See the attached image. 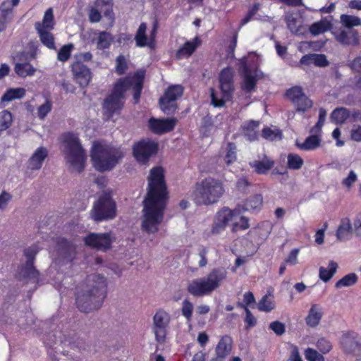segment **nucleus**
Here are the masks:
<instances>
[{
    "instance_id": "obj_54",
    "label": "nucleus",
    "mask_w": 361,
    "mask_h": 361,
    "mask_svg": "<svg viewBox=\"0 0 361 361\" xmlns=\"http://www.w3.org/2000/svg\"><path fill=\"white\" fill-rule=\"evenodd\" d=\"M73 48V46L71 44L63 46L58 52V60L62 62L66 61L71 56Z\"/></svg>"
},
{
    "instance_id": "obj_2",
    "label": "nucleus",
    "mask_w": 361,
    "mask_h": 361,
    "mask_svg": "<svg viewBox=\"0 0 361 361\" xmlns=\"http://www.w3.org/2000/svg\"><path fill=\"white\" fill-rule=\"evenodd\" d=\"M106 279L102 275H89L77 293L76 304L80 311L90 312L100 308L106 297Z\"/></svg>"
},
{
    "instance_id": "obj_53",
    "label": "nucleus",
    "mask_w": 361,
    "mask_h": 361,
    "mask_svg": "<svg viewBox=\"0 0 361 361\" xmlns=\"http://www.w3.org/2000/svg\"><path fill=\"white\" fill-rule=\"evenodd\" d=\"M0 32L6 30L13 18V13L6 9H0Z\"/></svg>"
},
{
    "instance_id": "obj_9",
    "label": "nucleus",
    "mask_w": 361,
    "mask_h": 361,
    "mask_svg": "<svg viewBox=\"0 0 361 361\" xmlns=\"http://www.w3.org/2000/svg\"><path fill=\"white\" fill-rule=\"evenodd\" d=\"M128 84V80L119 79L115 84L112 93L104 100L103 107L108 118L122 109L124 94Z\"/></svg>"
},
{
    "instance_id": "obj_19",
    "label": "nucleus",
    "mask_w": 361,
    "mask_h": 361,
    "mask_svg": "<svg viewBox=\"0 0 361 361\" xmlns=\"http://www.w3.org/2000/svg\"><path fill=\"white\" fill-rule=\"evenodd\" d=\"M102 13L109 19H114L111 0H97L89 13L91 23H98L101 20Z\"/></svg>"
},
{
    "instance_id": "obj_20",
    "label": "nucleus",
    "mask_w": 361,
    "mask_h": 361,
    "mask_svg": "<svg viewBox=\"0 0 361 361\" xmlns=\"http://www.w3.org/2000/svg\"><path fill=\"white\" fill-rule=\"evenodd\" d=\"M170 322V316L163 310H159L153 317V331L157 341L163 343L166 335V329Z\"/></svg>"
},
{
    "instance_id": "obj_14",
    "label": "nucleus",
    "mask_w": 361,
    "mask_h": 361,
    "mask_svg": "<svg viewBox=\"0 0 361 361\" xmlns=\"http://www.w3.org/2000/svg\"><path fill=\"white\" fill-rule=\"evenodd\" d=\"M39 250V248L36 245H33L25 249L24 255L26 258V262L25 264L22 266L19 272L21 277L33 279L37 282L38 281L39 273L33 266V261Z\"/></svg>"
},
{
    "instance_id": "obj_55",
    "label": "nucleus",
    "mask_w": 361,
    "mask_h": 361,
    "mask_svg": "<svg viewBox=\"0 0 361 361\" xmlns=\"http://www.w3.org/2000/svg\"><path fill=\"white\" fill-rule=\"evenodd\" d=\"M305 356L308 361H324L322 355L319 354L316 350L310 348L305 350Z\"/></svg>"
},
{
    "instance_id": "obj_47",
    "label": "nucleus",
    "mask_w": 361,
    "mask_h": 361,
    "mask_svg": "<svg viewBox=\"0 0 361 361\" xmlns=\"http://www.w3.org/2000/svg\"><path fill=\"white\" fill-rule=\"evenodd\" d=\"M357 279L358 277L355 273L348 274L338 281L335 286L337 288L351 286L357 281Z\"/></svg>"
},
{
    "instance_id": "obj_42",
    "label": "nucleus",
    "mask_w": 361,
    "mask_h": 361,
    "mask_svg": "<svg viewBox=\"0 0 361 361\" xmlns=\"http://www.w3.org/2000/svg\"><path fill=\"white\" fill-rule=\"evenodd\" d=\"M51 30H37L42 43L50 49H55V42Z\"/></svg>"
},
{
    "instance_id": "obj_12",
    "label": "nucleus",
    "mask_w": 361,
    "mask_h": 361,
    "mask_svg": "<svg viewBox=\"0 0 361 361\" xmlns=\"http://www.w3.org/2000/svg\"><path fill=\"white\" fill-rule=\"evenodd\" d=\"M239 71L243 77L241 88L246 92H251L255 89L257 81L262 77L263 73L258 69L252 71L247 65L246 58L240 59Z\"/></svg>"
},
{
    "instance_id": "obj_36",
    "label": "nucleus",
    "mask_w": 361,
    "mask_h": 361,
    "mask_svg": "<svg viewBox=\"0 0 361 361\" xmlns=\"http://www.w3.org/2000/svg\"><path fill=\"white\" fill-rule=\"evenodd\" d=\"M147 24L145 23H142L135 36V41L137 47H149V37H147Z\"/></svg>"
},
{
    "instance_id": "obj_22",
    "label": "nucleus",
    "mask_w": 361,
    "mask_h": 361,
    "mask_svg": "<svg viewBox=\"0 0 361 361\" xmlns=\"http://www.w3.org/2000/svg\"><path fill=\"white\" fill-rule=\"evenodd\" d=\"M48 157V149L44 147L37 148L26 163L25 175L30 176L33 171H39Z\"/></svg>"
},
{
    "instance_id": "obj_16",
    "label": "nucleus",
    "mask_w": 361,
    "mask_h": 361,
    "mask_svg": "<svg viewBox=\"0 0 361 361\" xmlns=\"http://www.w3.org/2000/svg\"><path fill=\"white\" fill-rule=\"evenodd\" d=\"M158 145L152 140H142L134 145L133 151L136 160L141 164H145L149 158L157 153Z\"/></svg>"
},
{
    "instance_id": "obj_1",
    "label": "nucleus",
    "mask_w": 361,
    "mask_h": 361,
    "mask_svg": "<svg viewBox=\"0 0 361 361\" xmlns=\"http://www.w3.org/2000/svg\"><path fill=\"white\" fill-rule=\"evenodd\" d=\"M168 192L161 167L153 168L148 178V192L143 201L142 230L155 233L164 219Z\"/></svg>"
},
{
    "instance_id": "obj_17",
    "label": "nucleus",
    "mask_w": 361,
    "mask_h": 361,
    "mask_svg": "<svg viewBox=\"0 0 361 361\" xmlns=\"http://www.w3.org/2000/svg\"><path fill=\"white\" fill-rule=\"evenodd\" d=\"M286 97L293 102L298 111L305 112L312 106V101L300 87H293L286 91Z\"/></svg>"
},
{
    "instance_id": "obj_21",
    "label": "nucleus",
    "mask_w": 361,
    "mask_h": 361,
    "mask_svg": "<svg viewBox=\"0 0 361 361\" xmlns=\"http://www.w3.org/2000/svg\"><path fill=\"white\" fill-rule=\"evenodd\" d=\"M73 80L80 87H86L90 82L92 73L84 63L76 61L71 66Z\"/></svg>"
},
{
    "instance_id": "obj_40",
    "label": "nucleus",
    "mask_w": 361,
    "mask_h": 361,
    "mask_svg": "<svg viewBox=\"0 0 361 361\" xmlns=\"http://www.w3.org/2000/svg\"><path fill=\"white\" fill-rule=\"evenodd\" d=\"M97 47L100 50L109 48L114 40L112 35L106 31H102L98 33L97 38Z\"/></svg>"
},
{
    "instance_id": "obj_24",
    "label": "nucleus",
    "mask_w": 361,
    "mask_h": 361,
    "mask_svg": "<svg viewBox=\"0 0 361 361\" xmlns=\"http://www.w3.org/2000/svg\"><path fill=\"white\" fill-rule=\"evenodd\" d=\"M177 120L175 118L157 119L151 118L148 126L150 130L155 134H163L173 130Z\"/></svg>"
},
{
    "instance_id": "obj_45",
    "label": "nucleus",
    "mask_w": 361,
    "mask_h": 361,
    "mask_svg": "<svg viewBox=\"0 0 361 361\" xmlns=\"http://www.w3.org/2000/svg\"><path fill=\"white\" fill-rule=\"evenodd\" d=\"M303 163V159L297 154L290 153L287 156V167L290 169L298 170Z\"/></svg>"
},
{
    "instance_id": "obj_52",
    "label": "nucleus",
    "mask_w": 361,
    "mask_h": 361,
    "mask_svg": "<svg viewBox=\"0 0 361 361\" xmlns=\"http://www.w3.org/2000/svg\"><path fill=\"white\" fill-rule=\"evenodd\" d=\"M274 308V304L271 298L264 295L258 303V309L262 312H270Z\"/></svg>"
},
{
    "instance_id": "obj_59",
    "label": "nucleus",
    "mask_w": 361,
    "mask_h": 361,
    "mask_svg": "<svg viewBox=\"0 0 361 361\" xmlns=\"http://www.w3.org/2000/svg\"><path fill=\"white\" fill-rule=\"evenodd\" d=\"M269 329L277 336H282L286 332L285 324L279 321H274L270 323Z\"/></svg>"
},
{
    "instance_id": "obj_46",
    "label": "nucleus",
    "mask_w": 361,
    "mask_h": 361,
    "mask_svg": "<svg viewBox=\"0 0 361 361\" xmlns=\"http://www.w3.org/2000/svg\"><path fill=\"white\" fill-rule=\"evenodd\" d=\"M13 123V116L8 110L0 112V133L9 128Z\"/></svg>"
},
{
    "instance_id": "obj_11",
    "label": "nucleus",
    "mask_w": 361,
    "mask_h": 361,
    "mask_svg": "<svg viewBox=\"0 0 361 361\" xmlns=\"http://www.w3.org/2000/svg\"><path fill=\"white\" fill-rule=\"evenodd\" d=\"M35 57V54H30L26 51H20L13 57V70L18 77L25 78L35 75L37 72V68L30 63V61L34 59Z\"/></svg>"
},
{
    "instance_id": "obj_48",
    "label": "nucleus",
    "mask_w": 361,
    "mask_h": 361,
    "mask_svg": "<svg viewBox=\"0 0 361 361\" xmlns=\"http://www.w3.org/2000/svg\"><path fill=\"white\" fill-rule=\"evenodd\" d=\"M52 109V102L46 99L45 102L39 105L37 109V116L40 120H44Z\"/></svg>"
},
{
    "instance_id": "obj_32",
    "label": "nucleus",
    "mask_w": 361,
    "mask_h": 361,
    "mask_svg": "<svg viewBox=\"0 0 361 361\" xmlns=\"http://www.w3.org/2000/svg\"><path fill=\"white\" fill-rule=\"evenodd\" d=\"M199 44L200 40L197 37L186 42L183 47L177 51L176 58L178 59L188 58L195 51Z\"/></svg>"
},
{
    "instance_id": "obj_4",
    "label": "nucleus",
    "mask_w": 361,
    "mask_h": 361,
    "mask_svg": "<svg viewBox=\"0 0 361 361\" xmlns=\"http://www.w3.org/2000/svg\"><path fill=\"white\" fill-rule=\"evenodd\" d=\"M228 273L224 268H214L204 276L188 282L187 290L195 297H202L216 290L227 279Z\"/></svg>"
},
{
    "instance_id": "obj_15",
    "label": "nucleus",
    "mask_w": 361,
    "mask_h": 361,
    "mask_svg": "<svg viewBox=\"0 0 361 361\" xmlns=\"http://www.w3.org/2000/svg\"><path fill=\"white\" fill-rule=\"evenodd\" d=\"M76 247L74 245L62 238L59 240L56 249L53 253L56 262L59 264L70 263L75 257Z\"/></svg>"
},
{
    "instance_id": "obj_29",
    "label": "nucleus",
    "mask_w": 361,
    "mask_h": 361,
    "mask_svg": "<svg viewBox=\"0 0 361 361\" xmlns=\"http://www.w3.org/2000/svg\"><path fill=\"white\" fill-rule=\"evenodd\" d=\"M353 233V224L348 217L342 218L337 228L336 236L339 241H345Z\"/></svg>"
},
{
    "instance_id": "obj_33",
    "label": "nucleus",
    "mask_w": 361,
    "mask_h": 361,
    "mask_svg": "<svg viewBox=\"0 0 361 361\" xmlns=\"http://www.w3.org/2000/svg\"><path fill=\"white\" fill-rule=\"evenodd\" d=\"M259 122L250 121L242 126L243 135L250 142L258 138Z\"/></svg>"
},
{
    "instance_id": "obj_30",
    "label": "nucleus",
    "mask_w": 361,
    "mask_h": 361,
    "mask_svg": "<svg viewBox=\"0 0 361 361\" xmlns=\"http://www.w3.org/2000/svg\"><path fill=\"white\" fill-rule=\"evenodd\" d=\"M360 344L352 333H347L342 338L341 345L345 353L357 355Z\"/></svg>"
},
{
    "instance_id": "obj_44",
    "label": "nucleus",
    "mask_w": 361,
    "mask_h": 361,
    "mask_svg": "<svg viewBox=\"0 0 361 361\" xmlns=\"http://www.w3.org/2000/svg\"><path fill=\"white\" fill-rule=\"evenodd\" d=\"M330 25H331V24L329 21L322 20H320V21L313 23L310 27L309 30H310V32L313 35H318L322 34V33L325 32L326 31H327L328 30H329Z\"/></svg>"
},
{
    "instance_id": "obj_8",
    "label": "nucleus",
    "mask_w": 361,
    "mask_h": 361,
    "mask_svg": "<svg viewBox=\"0 0 361 361\" xmlns=\"http://www.w3.org/2000/svg\"><path fill=\"white\" fill-rule=\"evenodd\" d=\"M91 216L96 221L113 219L116 215V204L110 192H104L94 203Z\"/></svg>"
},
{
    "instance_id": "obj_5",
    "label": "nucleus",
    "mask_w": 361,
    "mask_h": 361,
    "mask_svg": "<svg viewBox=\"0 0 361 361\" xmlns=\"http://www.w3.org/2000/svg\"><path fill=\"white\" fill-rule=\"evenodd\" d=\"M65 159L72 171L81 172L85 165L87 154L75 134L67 133L61 136Z\"/></svg>"
},
{
    "instance_id": "obj_57",
    "label": "nucleus",
    "mask_w": 361,
    "mask_h": 361,
    "mask_svg": "<svg viewBox=\"0 0 361 361\" xmlns=\"http://www.w3.org/2000/svg\"><path fill=\"white\" fill-rule=\"evenodd\" d=\"M13 195L5 190L0 193V211H4L12 201Z\"/></svg>"
},
{
    "instance_id": "obj_49",
    "label": "nucleus",
    "mask_w": 361,
    "mask_h": 361,
    "mask_svg": "<svg viewBox=\"0 0 361 361\" xmlns=\"http://www.w3.org/2000/svg\"><path fill=\"white\" fill-rule=\"evenodd\" d=\"M262 137L269 140H281L282 133L278 128H265L262 130Z\"/></svg>"
},
{
    "instance_id": "obj_26",
    "label": "nucleus",
    "mask_w": 361,
    "mask_h": 361,
    "mask_svg": "<svg viewBox=\"0 0 361 361\" xmlns=\"http://www.w3.org/2000/svg\"><path fill=\"white\" fill-rule=\"evenodd\" d=\"M323 314V308L321 305L317 303L312 304L305 318L307 326L310 328L317 327L319 324Z\"/></svg>"
},
{
    "instance_id": "obj_13",
    "label": "nucleus",
    "mask_w": 361,
    "mask_h": 361,
    "mask_svg": "<svg viewBox=\"0 0 361 361\" xmlns=\"http://www.w3.org/2000/svg\"><path fill=\"white\" fill-rule=\"evenodd\" d=\"M183 88L180 85H174L168 87L164 95L160 98L159 105L161 109L166 114H173L176 109V99L181 97Z\"/></svg>"
},
{
    "instance_id": "obj_51",
    "label": "nucleus",
    "mask_w": 361,
    "mask_h": 361,
    "mask_svg": "<svg viewBox=\"0 0 361 361\" xmlns=\"http://www.w3.org/2000/svg\"><path fill=\"white\" fill-rule=\"evenodd\" d=\"M357 180V173L354 171L350 170L348 176L342 180L341 185L346 189V190L349 191Z\"/></svg>"
},
{
    "instance_id": "obj_28",
    "label": "nucleus",
    "mask_w": 361,
    "mask_h": 361,
    "mask_svg": "<svg viewBox=\"0 0 361 361\" xmlns=\"http://www.w3.org/2000/svg\"><path fill=\"white\" fill-rule=\"evenodd\" d=\"M285 20L289 30L295 34L303 33V19L302 16L296 13H287L285 16Z\"/></svg>"
},
{
    "instance_id": "obj_56",
    "label": "nucleus",
    "mask_w": 361,
    "mask_h": 361,
    "mask_svg": "<svg viewBox=\"0 0 361 361\" xmlns=\"http://www.w3.org/2000/svg\"><path fill=\"white\" fill-rule=\"evenodd\" d=\"M193 311V305L188 300H184L182 305L181 312L187 321H190Z\"/></svg>"
},
{
    "instance_id": "obj_58",
    "label": "nucleus",
    "mask_w": 361,
    "mask_h": 361,
    "mask_svg": "<svg viewBox=\"0 0 361 361\" xmlns=\"http://www.w3.org/2000/svg\"><path fill=\"white\" fill-rule=\"evenodd\" d=\"M317 347L322 353L326 354L331 350L332 345L329 340L321 338L317 342Z\"/></svg>"
},
{
    "instance_id": "obj_3",
    "label": "nucleus",
    "mask_w": 361,
    "mask_h": 361,
    "mask_svg": "<svg viewBox=\"0 0 361 361\" xmlns=\"http://www.w3.org/2000/svg\"><path fill=\"white\" fill-rule=\"evenodd\" d=\"M125 152L121 147L104 142H94L91 150L94 168L100 172L111 171L123 159Z\"/></svg>"
},
{
    "instance_id": "obj_41",
    "label": "nucleus",
    "mask_w": 361,
    "mask_h": 361,
    "mask_svg": "<svg viewBox=\"0 0 361 361\" xmlns=\"http://www.w3.org/2000/svg\"><path fill=\"white\" fill-rule=\"evenodd\" d=\"M338 268V264L334 261L329 263L328 268L321 267L319 268V278L324 282L329 281L334 275Z\"/></svg>"
},
{
    "instance_id": "obj_31",
    "label": "nucleus",
    "mask_w": 361,
    "mask_h": 361,
    "mask_svg": "<svg viewBox=\"0 0 361 361\" xmlns=\"http://www.w3.org/2000/svg\"><path fill=\"white\" fill-rule=\"evenodd\" d=\"M274 165V161L271 160L267 156H264L262 160H254L250 162V166L259 174L267 173Z\"/></svg>"
},
{
    "instance_id": "obj_10",
    "label": "nucleus",
    "mask_w": 361,
    "mask_h": 361,
    "mask_svg": "<svg viewBox=\"0 0 361 361\" xmlns=\"http://www.w3.org/2000/svg\"><path fill=\"white\" fill-rule=\"evenodd\" d=\"M220 88L222 97L219 98L213 90L211 92L212 104L216 107H221L226 101L231 99L233 92V71L227 67L221 71L219 75Z\"/></svg>"
},
{
    "instance_id": "obj_39",
    "label": "nucleus",
    "mask_w": 361,
    "mask_h": 361,
    "mask_svg": "<svg viewBox=\"0 0 361 361\" xmlns=\"http://www.w3.org/2000/svg\"><path fill=\"white\" fill-rule=\"evenodd\" d=\"M331 120L336 124H343L348 122L349 109L345 107H338L335 109L331 114Z\"/></svg>"
},
{
    "instance_id": "obj_64",
    "label": "nucleus",
    "mask_w": 361,
    "mask_h": 361,
    "mask_svg": "<svg viewBox=\"0 0 361 361\" xmlns=\"http://www.w3.org/2000/svg\"><path fill=\"white\" fill-rule=\"evenodd\" d=\"M300 252L298 248H295L290 251L288 257L285 260V263L290 266H295L298 263V256Z\"/></svg>"
},
{
    "instance_id": "obj_23",
    "label": "nucleus",
    "mask_w": 361,
    "mask_h": 361,
    "mask_svg": "<svg viewBox=\"0 0 361 361\" xmlns=\"http://www.w3.org/2000/svg\"><path fill=\"white\" fill-rule=\"evenodd\" d=\"M335 38L343 45L356 46L359 44V35L356 30L340 27L333 32Z\"/></svg>"
},
{
    "instance_id": "obj_38",
    "label": "nucleus",
    "mask_w": 361,
    "mask_h": 361,
    "mask_svg": "<svg viewBox=\"0 0 361 361\" xmlns=\"http://www.w3.org/2000/svg\"><path fill=\"white\" fill-rule=\"evenodd\" d=\"M262 197L260 195H255L247 199L243 206H240V212L243 211L251 212L258 209L262 205ZM238 207V206L237 207Z\"/></svg>"
},
{
    "instance_id": "obj_34",
    "label": "nucleus",
    "mask_w": 361,
    "mask_h": 361,
    "mask_svg": "<svg viewBox=\"0 0 361 361\" xmlns=\"http://www.w3.org/2000/svg\"><path fill=\"white\" fill-rule=\"evenodd\" d=\"M322 142V138L317 135H310L303 142H296V146L303 151H313L317 149Z\"/></svg>"
},
{
    "instance_id": "obj_37",
    "label": "nucleus",
    "mask_w": 361,
    "mask_h": 361,
    "mask_svg": "<svg viewBox=\"0 0 361 361\" xmlns=\"http://www.w3.org/2000/svg\"><path fill=\"white\" fill-rule=\"evenodd\" d=\"M26 90L23 87L9 88L3 94L1 99V102H9L14 99H19L25 95Z\"/></svg>"
},
{
    "instance_id": "obj_25",
    "label": "nucleus",
    "mask_w": 361,
    "mask_h": 361,
    "mask_svg": "<svg viewBox=\"0 0 361 361\" xmlns=\"http://www.w3.org/2000/svg\"><path fill=\"white\" fill-rule=\"evenodd\" d=\"M144 76L145 73L143 71H139L135 73L133 76L128 75L123 78L128 80L129 84L126 87V91L131 87L133 88V99L135 102H137L140 97Z\"/></svg>"
},
{
    "instance_id": "obj_61",
    "label": "nucleus",
    "mask_w": 361,
    "mask_h": 361,
    "mask_svg": "<svg viewBox=\"0 0 361 361\" xmlns=\"http://www.w3.org/2000/svg\"><path fill=\"white\" fill-rule=\"evenodd\" d=\"M239 306L241 307H243L245 310L246 317L245 319V322L246 323V329H250L256 324V319L252 315L251 312L249 310V309L245 307L243 304H239Z\"/></svg>"
},
{
    "instance_id": "obj_35",
    "label": "nucleus",
    "mask_w": 361,
    "mask_h": 361,
    "mask_svg": "<svg viewBox=\"0 0 361 361\" xmlns=\"http://www.w3.org/2000/svg\"><path fill=\"white\" fill-rule=\"evenodd\" d=\"M36 30H53L54 27V14L51 8H48L44 15L42 22H37L35 25Z\"/></svg>"
},
{
    "instance_id": "obj_7",
    "label": "nucleus",
    "mask_w": 361,
    "mask_h": 361,
    "mask_svg": "<svg viewBox=\"0 0 361 361\" xmlns=\"http://www.w3.org/2000/svg\"><path fill=\"white\" fill-rule=\"evenodd\" d=\"M224 192L219 180L207 178L196 184L192 197L196 204L208 206L216 203Z\"/></svg>"
},
{
    "instance_id": "obj_63",
    "label": "nucleus",
    "mask_w": 361,
    "mask_h": 361,
    "mask_svg": "<svg viewBox=\"0 0 361 361\" xmlns=\"http://www.w3.org/2000/svg\"><path fill=\"white\" fill-rule=\"evenodd\" d=\"M353 233L361 239V212L357 213L353 219Z\"/></svg>"
},
{
    "instance_id": "obj_50",
    "label": "nucleus",
    "mask_w": 361,
    "mask_h": 361,
    "mask_svg": "<svg viewBox=\"0 0 361 361\" xmlns=\"http://www.w3.org/2000/svg\"><path fill=\"white\" fill-rule=\"evenodd\" d=\"M236 160V147L233 143L229 142L227 145L226 153L224 156L225 162L229 165Z\"/></svg>"
},
{
    "instance_id": "obj_43",
    "label": "nucleus",
    "mask_w": 361,
    "mask_h": 361,
    "mask_svg": "<svg viewBox=\"0 0 361 361\" xmlns=\"http://www.w3.org/2000/svg\"><path fill=\"white\" fill-rule=\"evenodd\" d=\"M341 22L343 27L353 29V27L361 25V18L351 15L343 14L341 16Z\"/></svg>"
},
{
    "instance_id": "obj_18",
    "label": "nucleus",
    "mask_w": 361,
    "mask_h": 361,
    "mask_svg": "<svg viewBox=\"0 0 361 361\" xmlns=\"http://www.w3.org/2000/svg\"><path fill=\"white\" fill-rule=\"evenodd\" d=\"M111 233H90L84 238L86 245L100 250H106L111 247L112 243Z\"/></svg>"
},
{
    "instance_id": "obj_6",
    "label": "nucleus",
    "mask_w": 361,
    "mask_h": 361,
    "mask_svg": "<svg viewBox=\"0 0 361 361\" xmlns=\"http://www.w3.org/2000/svg\"><path fill=\"white\" fill-rule=\"evenodd\" d=\"M229 224H231L233 232L245 230L250 226L248 219L242 216L240 207L233 210L224 207L216 213L211 228V233L212 235L221 233Z\"/></svg>"
},
{
    "instance_id": "obj_60",
    "label": "nucleus",
    "mask_w": 361,
    "mask_h": 361,
    "mask_svg": "<svg viewBox=\"0 0 361 361\" xmlns=\"http://www.w3.org/2000/svg\"><path fill=\"white\" fill-rule=\"evenodd\" d=\"M313 64L318 67H326L329 65L326 57L324 54H312Z\"/></svg>"
},
{
    "instance_id": "obj_27",
    "label": "nucleus",
    "mask_w": 361,
    "mask_h": 361,
    "mask_svg": "<svg viewBox=\"0 0 361 361\" xmlns=\"http://www.w3.org/2000/svg\"><path fill=\"white\" fill-rule=\"evenodd\" d=\"M232 339L228 336H223L216 347V357L212 361H223L231 353Z\"/></svg>"
},
{
    "instance_id": "obj_62",
    "label": "nucleus",
    "mask_w": 361,
    "mask_h": 361,
    "mask_svg": "<svg viewBox=\"0 0 361 361\" xmlns=\"http://www.w3.org/2000/svg\"><path fill=\"white\" fill-rule=\"evenodd\" d=\"M116 73L118 75L123 74L125 71L127 69V63L125 57L123 55L118 56L116 58Z\"/></svg>"
}]
</instances>
